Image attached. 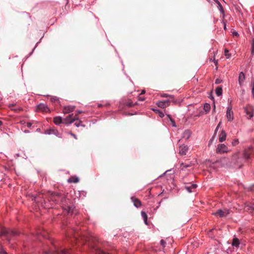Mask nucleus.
<instances>
[{
    "mask_svg": "<svg viewBox=\"0 0 254 254\" xmlns=\"http://www.w3.org/2000/svg\"><path fill=\"white\" fill-rule=\"evenodd\" d=\"M76 120H77V117H74L73 114H71L64 119L63 124L69 125L75 121Z\"/></svg>",
    "mask_w": 254,
    "mask_h": 254,
    "instance_id": "nucleus-6",
    "label": "nucleus"
},
{
    "mask_svg": "<svg viewBox=\"0 0 254 254\" xmlns=\"http://www.w3.org/2000/svg\"><path fill=\"white\" fill-rule=\"evenodd\" d=\"M145 93V91L144 90H142L140 95H141L144 94Z\"/></svg>",
    "mask_w": 254,
    "mask_h": 254,
    "instance_id": "nucleus-49",
    "label": "nucleus"
},
{
    "mask_svg": "<svg viewBox=\"0 0 254 254\" xmlns=\"http://www.w3.org/2000/svg\"><path fill=\"white\" fill-rule=\"evenodd\" d=\"M239 143V139L237 138L234 139L232 141V145L234 146H236Z\"/></svg>",
    "mask_w": 254,
    "mask_h": 254,
    "instance_id": "nucleus-31",
    "label": "nucleus"
},
{
    "mask_svg": "<svg viewBox=\"0 0 254 254\" xmlns=\"http://www.w3.org/2000/svg\"><path fill=\"white\" fill-rule=\"evenodd\" d=\"M219 10L222 13H224V10L223 9L222 6L219 4Z\"/></svg>",
    "mask_w": 254,
    "mask_h": 254,
    "instance_id": "nucleus-44",
    "label": "nucleus"
},
{
    "mask_svg": "<svg viewBox=\"0 0 254 254\" xmlns=\"http://www.w3.org/2000/svg\"><path fill=\"white\" fill-rule=\"evenodd\" d=\"M24 132L25 133H28V132H29V130H25L24 131Z\"/></svg>",
    "mask_w": 254,
    "mask_h": 254,
    "instance_id": "nucleus-52",
    "label": "nucleus"
},
{
    "mask_svg": "<svg viewBox=\"0 0 254 254\" xmlns=\"http://www.w3.org/2000/svg\"><path fill=\"white\" fill-rule=\"evenodd\" d=\"M82 113V111H76V114L75 115V116H74V117H78V115L81 113Z\"/></svg>",
    "mask_w": 254,
    "mask_h": 254,
    "instance_id": "nucleus-41",
    "label": "nucleus"
},
{
    "mask_svg": "<svg viewBox=\"0 0 254 254\" xmlns=\"http://www.w3.org/2000/svg\"><path fill=\"white\" fill-rule=\"evenodd\" d=\"M54 254H71L70 250L63 249L57 251Z\"/></svg>",
    "mask_w": 254,
    "mask_h": 254,
    "instance_id": "nucleus-19",
    "label": "nucleus"
},
{
    "mask_svg": "<svg viewBox=\"0 0 254 254\" xmlns=\"http://www.w3.org/2000/svg\"><path fill=\"white\" fill-rule=\"evenodd\" d=\"M136 103H133L132 102H131L130 100L127 101V102L126 105L128 107H131L134 106Z\"/></svg>",
    "mask_w": 254,
    "mask_h": 254,
    "instance_id": "nucleus-30",
    "label": "nucleus"
},
{
    "mask_svg": "<svg viewBox=\"0 0 254 254\" xmlns=\"http://www.w3.org/2000/svg\"><path fill=\"white\" fill-rule=\"evenodd\" d=\"M75 121L76 122L74 124V125L76 127H85V126L82 124V122L78 119V117H77V120H76Z\"/></svg>",
    "mask_w": 254,
    "mask_h": 254,
    "instance_id": "nucleus-25",
    "label": "nucleus"
},
{
    "mask_svg": "<svg viewBox=\"0 0 254 254\" xmlns=\"http://www.w3.org/2000/svg\"><path fill=\"white\" fill-rule=\"evenodd\" d=\"M161 97H165V98L168 97V98H169L170 100V99L173 100L174 98V96L173 95H169V94H166V93L162 94L161 95Z\"/></svg>",
    "mask_w": 254,
    "mask_h": 254,
    "instance_id": "nucleus-29",
    "label": "nucleus"
},
{
    "mask_svg": "<svg viewBox=\"0 0 254 254\" xmlns=\"http://www.w3.org/2000/svg\"><path fill=\"white\" fill-rule=\"evenodd\" d=\"M226 136L227 134L225 131L224 129H222L219 134L218 139L219 142H222L226 140Z\"/></svg>",
    "mask_w": 254,
    "mask_h": 254,
    "instance_id": "nucleus-13",
    "label": "nucleus"
},
{
    "mask_svg": "<svg viewBox=\"0 0 254 254\" xmlns=\"http://www.w3.org/2000/svg\"><path fill=\"white\" fill-rule=\"evenodd\" d=\"M220 83V82L219 80L218 79H217L216 80V81H215V83H216V84H219V83Z\"/></svg>",
    "mask_w": 254,
    "mask_h": 254,
    "instance_id": "nucleus-48",
    "label": "nucleus"
},
{
    "mask_svg": "<svg viewBox=\"0 0 254 254\" xmlns=\"http://www.w3.org/2000/svg\"><path fill=\"white\" fill-rule=\"evenodd\" d=\"M2 125V122L0 121V127Z\"/></svg>",
    "mask_w": 254,
    "mask_h": 254,
    "instance_id": "nucleus-54",
    "label": "nucleus"
},
{
    "mask_svg": "<svg viewBox=\"0 0 254 254\" xmlns=\"http://www.w3.org/2000/svg\"><path fill=\"white\" fill-rule=\"evenodd\" d=\"M171 121L172 122V126L174 127H176V123H175V122L174 121V120H173V119H171Z\"/></svg>",
    "mask_w": 254,
    "mask_h": 254,
    "instance_id": "nucleus-42",
    "label": "nucleus"
},
{
    "mask_svg": "<svg viewBox=\"0 0 254 254\" xmlns=\"http://www.w3.org/2000/svg\"><path fill=\"white\" fill-rule=\"evenodd\" d=\"M224 28L225 30L226 29V24L225 23H224Z\"/></svg>",
    "mask_w": 254,
    "mask_h": 254,
    "instance_id": "nucleus-55",
    "label": "nucleus"
},
{
    "mask_svg": "<svg viewBox=\"0 0 254 254\" xmlns=\"http://www.w3.org/2000/svg\"><path fill=\"white\" fill-rule=\"evenodd\" d=\"M48 200L50 202H53V203L60 205L63 209L67 211L68 213L72 212L73 207L71 205L69 199L61 195L58 193L51 192Z\"/></svg>",
    "mask_w": 254,
    "mask_h": 254,
    "instance_id": "nucleus-1",
    "label": "nucleus"
},
{
    "mask_svg": "<svg viewBox=\"0 0 254 254\" xmlns=\"http://www.w3.org/2000/svg\"><path fill=\"white\" fill-rule=\"evenodd\" d=\"M229 151L228 147L224 144H218L216 149V152L220 154L228 153Z\"/></svg>",
    "mask_w": 254,
    "mask_h": 254,
    "instance_id": "nucleus-4",
    "label": "nucleus"
},
{
    "mask_svg": "<svg viewBox=\"0 0 254 254\" xmlns=\"http://www.w3.org/2000/svg\"><path fill=\"white\" fill-rule=\"evenodd\" d=\"M69 134H70L71 136H72L75 139H77V136L75 134H74L71 132H70L69 133Z\"/></svg>",
    "mask_w": 254,
    "mask_h": 254,
    "instance_id": "nucleus-43",
    "label": "nucleus"
},
{
    "mask_svg": "<svg viewBox=\"0 0 254 254\" xmlns=\"http://www.w3.org/2000/svg\"><path fill=\"white\" fill-rule=\"evenodd\" d=\"M50 101L51 102L57 104H59L60 103L59 99L56 96H52L50 99Z\"/></svg>",
    "mask_w": 254,
    "mask_h": 254,
    "instance_id": "nucleus-23",
    "label": "nucleus"
},
{
    "mask_svg": "<svg viewBox=\"0 0 254 254\" xmlns=\"http://www.w3.org/2000/svg\"><path fill=\"white\" fill-rule=\"evenodd\" d=\"M215 105H214V109H213V110H215Z\"/></svg>",
    "mask_w": 254,
    "mask_h": 254,
    "instance_id": "nucleus-56",
    "label": "nucleus"
},
{
    "mask_svg": "<svg viewBox=\"0 0 254 254\" xmlns=\"http://www.w3.org/2000/svg\"><path fill=\"white\" fill-rule=\"evenodd\" d=\"M138 99L139 101H144L145 100V98L142 97H139Z\"/></svg>",
    "mask_w": 254,
    "mask_h": 254,
    "instance_id": "nucleus-46",
    "label": "nucleus"
},
{
    "mask_svg": "<svg viewBox=\"0 0 254 254\" xmlns=\"http://www.w3.org/2000/svg\"><path fill=\"white\" fill-rule=\"evenodd\" d=\"M75 109L74 106H66L63 108V112L64 114L70 113L74 111Z\"/></svg>",
    "mask_w": 254,
    "mask_h": 254,
    "instance_id": "nucleus-11",
    "label": "nucleus"
},
{
    "mask_svg": "<svg viewBox=\"0 0 254 254\" xmlns=\"http://www.w3.org/2000/svg\"><path fill=\"white\" fill-rule=\"evenodd\" d=\"M252 54H254V39L252 40Z\"/></svg>",
    "mask_w": 254,
    "mask_h": 254,
    "instance_id": "nucleus-36",
    "label": "nucleus"
},
{
    "mask_svg": "<svg viewBox=\"0 0 254 254\" xmlns=\"http://www.w3.org/2000/svg\"><path fill=\"white\" fill-rule=\"evenodd\" d=\"M245 80V75L243 72H241L239 73L238 81L240 86H242Z\"/></svg>",
    "mask_w": 254,
    "mask_h": 254,
    "instance_id": "nucleus-15",
    "label": "nucleus"
},
{
    "mask_svg": "<svg viewBox=\"0 0 254 254\" xmlns=\"http://www.w3.org/2000/svg\"><path fill=\"white\" fill-rule=\"evenodd\" d=\"M18 235V233L13 230H6L2 229L0 232V236H4L6 239L10 241L11 238H9L11 236H16Z\"/></svg>",
    "mask_w": 254,
    "mask_h": 254,
    "instance_id": "nucleus-3",
    "label": "nucleus"
},
{
    "mask_svg": "<svg viewBox=\"0 0 254 254\" xmlns=\"http://www.w3.org/2000/svg\"><path fill=\"white\" fill-rule=\"evenodd\" d=\"M188 151V147L184 144L180 145L179 149V153L181 155H185Z\"/></svg>",
    "mask_w": 254,
    "mask_h": 254,
    "instance_id": "nucleus-12",
    "label": "nucleus"
},
{
    "mask_svg": "<svg viewBox=\"0 0 254 254\" xmlns=\"http://www.w3.org/2000/svg\"><path fill=\"white\" fill-rule=\"evenodd\" d=\"M8 107L11 110L14 111L15 112H18L19 111H21L22 109L19 107L16 106V104H10L8 105Z\"/></svg>",
    "mask_w": 254,
    "mask_h": 254,
    "instance_id": "nucleus-16",
    "label": "nucleus"
},
{
    "mask_svg": "<svg viewBox=\"0 0 254 254\" xmlns=\"http://www.w3.org/2000/svg\"><path fill=\"white\" fill-rule=\"evenodd\" d=\"M170 104V100L169 99L166 100L159 101L157 102L156 105L160 108H166Z\"/></svg>",
    "mask_w": 254,
    "mask_h": 254,
    "instance_id": "nucleus-8",
    "label": "nucleus"
},
{
    "mask_svg": "<svg viewBox=\"0 0 254 254\" xmlns=\"http://www.w3.org/2000/svg\"><path fill=\"white\" fill-rule=\"evenodd\" d=\"M102 106H103V105L102 104H98V107L100 108V107H101Z\"/></svg>",
    "mask_w": 254,
    "mask_h": 254,
    "instance_id": "nucleus-51",
    "label": "nucleus"
},
{
    "mask_svg": "<svg viewBox=\"0 0 254 254\" xmlns=\"http://www.w3.org/2000/svg\"><path fill=\"white\" fill-rule=\"evenodd\" d=\"M141 216L144 220V223L147 224V215L146 213L144 211H141Z\"/></svg>",
    "mask_w": 254,
    "mask_h": 254,
    "instance_id": "nucleus-27",
    "label": "nucleus"
},
{
    "mask_svg": "<svg viewBox=\"0 0 254 254\" xmlns=\"http://www.w3.org/2000/svg\"><path fill=\"white\" fill-rule=\"evenodd\" d=\"M131 199L133 203V205L136 208H139L141 205V201L138 199L134 197H131Z\"/></svg>",
    "mask_w": 254,
    "mask_h": 254,
    "instance_id": "nucleus-14",
    "label": "nucleus"
},
{
    "mask_svg": "<svg viewBox=\"0 0 254 254\" xmlns=\"http://www.w3.org/2000/svg\"><path fill=\"white\" fill-rule=\"evenodd\" d=\"M251 207L252 208V209L253 210H254V204H252V205L251 206Z\"/></svg>",
    "mask_w": 254,
    "mask_h": 254,
    "instance_id": "nucleus-50",
    "label": "nucleus"
},
{
    "mask_svg": "<svg viewBox=\"0 0 254 254\" xmlns=\"http://www.w3.org/2000/svg\"><path fill=\"white\" fill-rule=\"evenodd\" d=\"M212 141V139H210V140L209 142V145H210V144L211 143Z\"/></svg>",
    "mask_w": 254,
    "mask_h": 254,
    "instance_id": "nucleus-53",
    "label": "nucleus"
},
{
    "mask_svg": "<svg viewBox=\"0 0 254 254\" xmlns=\"http://www.w3.org/2000/svg\"><path fill=\"white\" fill-rule=\"evenodd\" d=\"M68 183H76L79 182V179L77 177H71L69 178L67 180Z\"/></svg>",
    "mask_w": 254,
    "mask_h": 254,
    "instance_id": "nucleus-22",
    "label": "nucleus"
},
{
    "mask_svg": "<svg viewBox=\"0 0 254 254\" xmlns=\"http://www.w3.org/2000/svg\"><path fill=\"white\" fill-rule=\"evenodd\" d=\"M245 111L247 115L249 116V119H251L253 117V112L249 110L248 108H245Z\"/></svg>",
    "mask_w": 254,
    "mask_h": 254,
    "instance_id": "nucleus-28",
    "label": "nucleus"
},
{
    "mask_svg": "<svg viewBox=\"0 0 254 254\" xmlns=\"http://www.w3.org/2000/svg\"><path fill=\"white\" fill-rule=\"evenodd\" d=\"M37 109L39 111L44 112V113H48L50 112V110L47 105L44 103H40L37 105Z\"/></svg>",
    "mask_w": 254,
    "mask_h": 254,
    "instance_id": "nucleus-10",
    "label": "nucleus"
},
{
    "mask_svg": "<svg viewBox=\"0 0 254 254\" xmlns=\"http://www.w3.org/2000/svg\"><path fill=\"white\" fill-rule=\"evenodd\" d=\"M239 154V152H237L236 153H235L233 155V160H235L236 159V158L238 157V155Z\"/></svg>",
    "mask_w": 254,
    "mask_h": 254,
    "instance_id": "nucleus-38",
    "label": "nucleus"
},
{
    "mask_svg": "<svg viewBox=\"0 0 254 254\" xmlns=\"http://www.w3.org/2000/svg\"><path fill=\"white\" fill-rule=\"evenodd\" d=\"M45 133L47 134H55L58 137L61 138L62 134L58 131V130L55 128H50L45 131Z\"/></svg>",
    "mask_w": 254,
    "mask_h": 254,
    "instance_id": "nucleus-9",
    "label": "nucleus"
},
{
    "mask_svg": "<svg viewBox=\"0 0 254 254\" xmlns=\"http://www.w3.org/2000/svg\"><path fill=\"white\" fill-rule=\"evenodd\" d=\"M32 125V123H31L30 122L27 123L26 124L27 127L29 128L31 127Z\"/></svg>",
    "mask_w": 254,
    "mask_h": 254,
    "instance_id": "nucleus-45",
    "label": "nucleus"
},
{
    "mask_svg": "<svg viewBox=\"0 0 254 254\" xmlns=\"http://www.w3.org/2000/svg\"><path fill=\"white\" fill-rule=\"evenodd\" d=\"M166 242L163 240H161V241H160V244L163 247H165V246H166Z\"/></svg>",
    "mask_w": 254,
    "mask_h": 254,
    "instance_id": "nucleus-39",
    "label": "nucleus"
},
{
    "mask_svg": "<svg viewBox=\"0 0 254 254\" xmlns=\"http://www.w3.org/2000/svg\"><path fill=\"white\" fill-rule=\"evenodd\" d=\"M221 122H220L218 123V125H217V127H216V129L215 130V131H214V134L215 135L216 134V133L217 131H218V129L221 127Z\"/></svg>",
    "mask_w": 254,
    "mask_h": 254,
    "instance_id": "nucleus-35",
    "label": "nucleus"
},
{
    "mask_svg": "<svg viewBox=\"0 0 254 254\" xmlns=\"http://www.w3.org/2000/svg\"><path fill=\"white\" fill-rule=\"evenodd\" d=\"M156 111L158 112L159 116L160 117L163 118L164 116V115L163 112H161V111H160L159 110H157Z\"/></svg>",
    "mask_w": 254,
    "mask_h": 254,
    "instance_id": "nucleus-40",
    "label": "nucleus"
},
{
    "mask_svg": "<svg viewBox=\"0 0 254 254\" xmlns=\"http://www.w3.org/2000/svg\"><path fill=\"white\" fill-rule=\"evenodd\" d=\"M197 185L196 184H193L190 186H186L185 189L188 190V192H191L192 191V190L195 189Z\"/></svg>",
    "mask_w": 254,
    "mask_h": 254,
    "instance_id": "nucleus-21",
    "label": "nucleus"
},
{
    "mask_svg": "<svg viewBox=\"0 0 254 254\" xmlns=\"http://www.w3.org/2000/svg\"><path fill=\"white\" fill-rule=\"evenodd\" d=\"M251 84H252V93L253 96V97L254 98V79L253 80Z\"/></svg>",
    "mask_w": 254,
    "mask_h": 254,
    "instance_id": "nucleus-34",
    "label": "nucleus"
},
{
    "mask_svg": "<svg viewBox=\"0 0 254 254\" xmlns=\"http://www.w3.org/2000/svg\"><path fill=\"white\" fill-rule=\"evenodd\" d=\"M63 120L62 118L60 116H57L54 118L53 122L56 125H59L60 124L63 123Z\"/></svg>",
    "mask_w": 254,
    "mask_h": 254,
    "instance_id": "nucleus-17",
    "label": "nucleus"
},
{
    "mask_svg": "<svg viewBox=\"0 0 254 254\" xmlns=\"http://www.w3.org/2000/svg\"><path fill=\"white\" fill-rule=\"evenodd\" d=\"M226 117L228 122H231L234 120V113L232 110V106L231 105L227 108Z\"/></svg>",
    "mask_w": 254,
    "mask_h": 254,
    "instance_id": "nucleus-5",
    "label": "nucleus"
},
{
    "mask_svg": "<svg viewBox=\"0 0 254 254\" xmlns=\"http://www.w3.org/2000/svg\"><path fill=\"white\" fill-rule=\"evenodd\" d=\"M215 93L217 96H220L222 94V89L220 87H217L215 89Z\"/></svg>",
    "mask_w": 254,
    "mask_h": 254,
    "instance_id": "nucleus-26",
    "label": "nucleus"
},
{
    "mask_svg": "<svg viewBox=\"0 0 254 254\" xmlns=\"http://www.w3.org/2000/svg\"><path fill=\"white\" fill-rule=\"evenodd\" d=\"M233 34L234 35L236 36H238V35H239V34H238V32H233Z\"/></svg>",
    "mask_w": 254,
    "mask_h": 254,
    "instance_id": "nucleus-47",
    "label": "nucleus"
},
{
    "mask_svg": "<svg viewBox=\"0 0 254 254\" xmlns=\"http://www.w3.org/2000/svg\"><path fill=\"white\" fill-rule=\"evenodd\" d=\"M230 213V211L229 209H219L216 212L213 213V214L214 215H218L220 217H223L227 216Z\"/></svg>",
    "mask_w": 254,
    "mask_h": 254,
    "instance_id": "nucleus-7",
    "label": "nucleus"
},
{
    "mask_svg": "<svg viewBox=\"0 0 254 254\" xmlns=\"http://www.w3.org/2000/svg\"><path fill=\"white\" fill-rule=\"evenodd\" d=\"M191 134V132L190 130H186L183 133V137L185 139H188L190 137Z\"/></svg>",
    "mask_w": 254,
    "mask_h": 254,
    "instance_id": "nucleus-20",
    "label": "nucleus"
},
{
    "mask_svg": "<svg viewBox=\"0 0 254 254\" xmlns=\"http://www.w3.org/2000/svg\"><path fill=\"white\" fill-rule=\"evenodd\" d=\"M240 240L237 238H234L232 242V245L234 248H238L240 245Z\"/></svg>",
    "mask_w": 254,
    "mask_h": 254,
    "instance_id": "nucleus-18",
    "label": "nucleus"
},
{
    "mask_svg": "<svg viewBox=\"0 0 254 254\" xmlns=\"http://www.w3.org/2000/svg\"><path fill=\"white\" fill-rule=\"evenodd\" d=\"M203 109L206 112V114L208 113L210 110V105L208 103H205L203 106Z\"/></svg>",
    "mask_w": 254,
    "mask_h": 254,
    "instance_id": "nucleus-24",
    "label": "nucleus"
},
{
    "mask_svg": "<svg viewBox=\"0 0 254 254\" xmlns=\"http://www.w3.org/2000/svg\"><path fill=\"white\" fill-rule=\"evenodd\" d=\"M254 154V148L250 146L248 148H245L243 152L242 157L238 158L236 160L235 163L237 164L238 166L241 167L242 166L243 163L245 161H248L251 156Z\"/></svg>",
    "mask_w": 254,
    "mask_h": 254,
    "instance_id": "nucleus-2",
    "label": "nucleus"
},
{
    "mask_svg": "<svg viewBox=\"0 0 254 254\" xmlns=\"http://www.w3.org/2000/svg\"><path fill=\"white\" fill-rule=\"evenodd\" d=\"M0 254H7V253L2 248H1L0 250Z\"/></svg>",
    "mask_w": 254,
    "mask_h": 254,
    "instance_id": "nucleus-37",
    "label": "nucleus"
},
{
    "mask_svg": "<svg viewBox=\"0 0 254 254\" xmlns=\"http://www.w3.org/2000/svg\"><path fill=\"white\" fill-rule=\"evenodd\" d=\"M224 55L227 59L231 57V54H229V51L227 49H225L224 50Z\"/></svg>",
    "mask_w": 254,
    "mask_h": 254,
    "instance_id": "nucleus-32",
    "label": "nucleus"
},
{
    "mask_svg": "<svg viewBox=\"0 0 254 254\" xmlns=\"http://www.w3.org/2000/svg\"><path fill=\"white\" fill-rule=\"evenodd\" d=\"M191 165H192L191 163H190L189 164H185L184 163H182L181 164V166L182 167V169H183L184 168L190 167L191 166Z\"/></svg>",
    "mask_w": 254,
    "mask_h": 254,
    "instance_id": "nucleus-33",
    "label": "nucleus"
}]
</instances>
